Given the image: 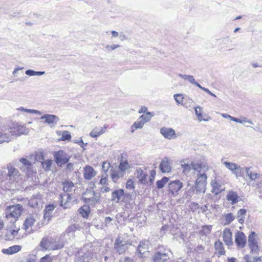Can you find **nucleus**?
<instances>
[{
  "label": "nucleus",
  "instance_id": "f257e3e1",
  "mask_svg": "<svg viewBox=\"0 0 262 262\" xmlns=\"http://www.w3.org/2000/svg\"><path fill=\"white\" fill-rule=\"evenodd\" d=\"M29 132V128L25 125H21L18 123L13 124L4 130H0V143L5 142H8L15 137L21 136V135H27Z\"/></svg>",
  "mask_w": 262,
  "mask_h": 262
},
{
  "label": "nucleus",
  "instance_id": "6e6d98bb",
  "mask_svg": "<svg viewBox=\"0 0 262 262\" xmlns=\"http://www.w3.org/2000/svg\"><path fill=\"white\" fill-rule=\"evenodd\" d=\"M71 138V136L69 131H63L62 134V140H69Z\"/></svg>",
  "mask_w": 262,
  "mask_h": 262
},
{
  "label": "nucleus",
  "instance_id": "13d9d810",
  "mask_svg": "<svg viewBox=\"0 0 262 262\" xmlns=\"http://www.w3.org/2000/svg\"><path fill=\"white\" fill-rule=\"evenodd\" d=\"M193 205L195 209H200L202 210L203 213H206L208 210V206L207 205H205L203 206L200 207L198 203H193Z\"/></svg>",
  "mask_w": 262,
  "mask_h": 262
},
{
  "label": "nucleus",
  "instance_id": "393cba45",
  "mask_svg": "<svg viewBox=\"0 0 262 262\" xmlns=\"http://www.w3.org/2000/svg\"><path fill=\"white\" fill-rule=\"evenodd\" d=\"M107 127L106 125H104L103 127H95L94 129L90 133V136L93 138H96L100 135L103 134L105 132V129Z\"/></svg>",
  "mask_w": 262,
  "mask_h": 262
},
{
  "label": "nucleus",
  "instance_id": "ea45409f",
  "mask_svg": "<svg viewBox=\"0 0 262 262\" xmlns=\"http://www.w3.org/2000/svg\"><path fill=\"white\" fill-rule=\"evenodd\" d=\"M225 220V225H229L235 219L234 216L232 213H228L225 214L223 216Z\"/></svg>",
  "mask_w": 262,
  "mask_h": 262
},
{
  "label": "nucleus",
  "instance_id": "39448f33",
  "mask_svg": "<svg viewBox=\"0 0 262 262\" xmlns=\"http://www.w3.org/2000/svg\"><path fill=\"white\" fill-rule=\"evenodd\" d=\"M40 247L45 250H55L61 249L63 245L56 242L53 238L43 237L39 244Z\"/></svg>",
  "mask_w": 262,
  "mask_h": 262
},
{
  "label": "nucleus",
  "instance_id": "f3484780",
  "mask_svg": "<svg viewBox=\"0 0 262 262\" xmlns=\"http://www.w3.org/2000/svg\"><path fill=\"white\" fill-rule=\"evenodd\" d=\"M89 194L90 195L89 198L85 197L84 198V202L86 203L94 205L99 201L100 199L99 194L96 193L94 191L90 192Z\"/></svg>",
  "mask_w": 262,
  "mask_h": 262
},
{
  "label": "nucleus",
  "instance_id": "052dcab7",
  "mask_svg": "<svg viewBox=\"0 0 262 262\" xmlns=\"http://www.w3.org/2000/svg\"><path fill=\"white\" fill-rule=\"evenodd\" d=\"M79 213L82 215L83 217H86L88 216L89 211L86 210L84 207H81L79 209Z\"/></svg>",
  "mask_w": 262,
  "mask_h": 262
},
{
  "label": "nucleus",
  "instance_id": "864d4df0",
  "mask_svg": "<svg viewBox=\"0 0 262 262\" xmlns=\"http://www.w3.org/2000/svg\"><path fill=\"white\" fill-rule=\"evenodd\" d=\"M111 167V164L109 162H103L102 165V170L104 173H107L109 169Z\"/></svg>",
  "mask_w": 262,
  "mask_h": 262
},
{
  "label": "nucleus",
  "instance_id": "1a4fd4ad",
  "mask_svg": "<svg viewBox=\"0 0 262 262\" xmlns=\"http://www.w3.org/2000/svg\"><path fill=\"white\" fill-rule=\"evenodd\" d=\"M54 158L55 162L59 166L68 163L70 159V157L61 150L55 152L54 154Z\"/></svg>",
  "mask_w": 262,
  "mask_h": 262
},
{
  "label": "nucleus",
  "instance_id": "a878e982",
  "mask_svg": "<svg viewBox=\"0 0 262 262\" xmlns=\"http://www.w3.org/2000/svg\"><path fill=\"white\" fill-rule=\"evenodd\" d=\"M19 162L23 164V166L20 167V169L23 171H25L26 169V173L29 174L31 168V162L25 158L20 159Z\"/></svg>",
  "mask_w": 262,
  "mask_h": 262
},
{
  "label": "nucleus",
  "instance_id": "774afa93",
  "mask_svg": "<svg viewBox=\"0 0 262 262\" xmlns=\"http://www.w3.org/2000/svg\"><path fill=\"white\" fill-rule=\"evenodd\" d=\"M204 250V247L201 245H198L195 248V251L199 253L202 252Z\"/></svg>",
  "mask_w": 262,
  "mask_h": 262
},
{
  "label": "nucleus",
  "instance_id": "6e6552de",
  "mask_svg": "<svg viewBox=\"0 0 262 262\" xmlns=\"http://www.w3.org/2000/svg\"><path fill=\"white\" fill-rule=\"evenodd\" d=\"M130 245L124 239H121L118 236L115 240L114 243V249L119 254L123 253L127 249L128 245Z\"/></svg>",
  "mask_w": 262,
  "mask_h": 262
},
{
  "label": "nucleus",
  "instance_id": "bb28decb",
  "mask_svg": "<svg viewBox=\"0 0 262 262\" xmlns=\"http://www.w3.org/2000/svg\"><path fill=\"white\" fill-rule=\"evenodd\" d=\"M248 171V168L247 167H241L238 165L236 166V169L233 172V173L235 175L236 178L239 177H244L247 175V173Z\"/></svg>",
  "mask_w": 262,
  "mask_h": 262
},
{
  "label": "nucleus",
  "instance_id": "f8f14e48",
  "mask_svg": "<svg viewBox=\"0 0 262 262\" xmlns=\"http://www.w3.org/2000/svg\"><path fill=\"white\" fill-rule=\"evenodd\" d=\"M97 258L95 254L88 251L81 256L78 257L76 262H96Z\"/></svg>",
  "mask_w": 262,
  "mask_h": 262
},
{
  "label": "nucleus",
  "instance_id": "0eeeda50",
  "mask_svg": "<svg viewBox=\"0 0 262 262\" xmlns=\"http://www.w3.org/2000/svg\"><path fill=\"white\" fill-rule=\"evenodd\" d=\"M197 179L195 182V188L198 193H205L207 184V176L205 173L199 172L197 174Z\"/></svg>",
  "mask_w": 262,
  "mask_h": 262
},
{
  "label": "nucleus",
  "instance_id": "f704fd0d",
  "mask_svg": "<svg viewBox=\"0 0 262 262\" xmlns=\"http://www.w3.org/2000/svg\"><path fill=\"white\" fill-rule=\"evenodd\" d=\"M222 163L226 168L231 170L232 173H233L235 169H236V166L237 165V164L232 162L224 161L223 159L222 160Z\"/></svg>",
  "mask_w": 262,
  "mask_h": 262
},
{
  "label": "nucleus",
  "instance_id": "423d86ee",
  "mask_svg": "<svg viewBox=\"0 0 262 262\" xmlns=\"http://www.w3.org/2000/svg\"><path fill=\"white\" fill-rule=\"evenodd\" d=\"M183 187V184L180 180H176L170 181L167 186L168 194L169 197H176Z\"/></svg>",
  "mask_w": 262,
  "mask_h": 262
},
{
  "label": "nucleus",
  "instance_id": "2eb2a0df",
  "mask_svg": "<svg viewBox=\"0 0 262 262\" xmlns=\"http://www.w3.org/2000/svg\"><path fill=\"white\" fill-rule=\"evenodd\" d=\"M41 120H45L44 122L48 123L51 127H54L59 120L58 117L54 115L46 114L41 116Z\"/></svg>",
  "mask_w": 262,
  "mask_h": 262
},
{
  "label": "nucleus",
  "instance_id": "e433bc0d",
  "mask_svg": "<svg viewBox=\"0 0 262 262\" xmlns=\"http://www.w3.org/2000/svg\"><path fill=\"white\" fill-rule=\"evenodd\" d=\"M246 262H258L260 261L261 259L259 257L253 256L250 254H247L244 257Z\"/></svg>",
  "mask_w": 262,
  "mask_h": 262
},
{
  "label": "nucleus",
  "instance_id": "58836bf2",
  "mask_svg": "<svg viewBox=\"0 0 262 262\" xmlns=\"http://www.w3.org/2000/svg\"><path fill=\"white\" fill-rule=\"evenodd\" d=\"M212 228V225L203 226L202 227V229L200 231V233L203 235H206L211 232Z\"/></svg>",
  "mask_w": 262,
  "mask_h": 262
},
{
  "label": "nucleus",
  "instance_id": "a18cd8bd",
  "mask_svg": "<svg viewBox=\"0 0 262 262\" xmlns=\"http://www.w3.org/2000/svg\"><path fill=\"white\" fill-rule=\"evenodd\" d=\"M80 229V227L78 224H73L68 227L66 230V232L69 233L75 232L76 230H79Z\"/></svg>",
  "mask_w": 262,
  "mask_h": 262
},
{
  "label": "nucleus",
  "instance_id": "69168bd1",
  "mask_svg": "<svg viewBox=\"0 0 262 262\" xmlns=\"http://www.w3.org/2000/svg\"><path fill=\"white\" fill-rule=\"evenodd\" d=\"M54 208L55 207L53 205H48L46 207L45 211L49 212L51 213V212L53 211Z\"/></svg>",
  "mask_w": 262,
  "mask_h": 262
},
{
  "label": "nucleus",
  "instance_id": "412c9836",
  "mask_svg": "<svg viewBox=\"0 0 262 262\" xmlns=\"http://www.w3.org/2000/svg\"><path fill=\"white\" fill-rule=\"evenodd\" d=\"M96 174V171L90 166H86L84 168L83 176L85 180H90L92 179Z\"/></svg>",
  "mask_w": 262,
  "mask_h": 262
},
{
  "label": "nucleus",
  "instance_id": "f03ea898",
  "mask_svg": "<svg viewBox=\"0 0 262 262\" xmlns=\"http://www.w3.org/2000/svg\"><path fill=\"white\" fill-rule=\"evenodd\" d=\"M181 167L183 169V172H189L191 170H194L198 172L202 170L206 171L208 170V166L206 163L201 160L191 162L189 163H185L183 161L181 162Z\"/></svg>",
  "mask_w": 262,
  "mask_h": 262
},
{
  "label": "nucleus",
  "instance_id": "e2e57ef3",
  "mask_svg": "<svg viewBox=\"0 0 262 262\" xmlns=\"http://www.w3.org/2000/svg\"><path fill=\"white\" fill-rule=\"evenodd\" d=\"M187 101L185 102L184 103H183V105L186 108L191 107L192 106V104L193 103V100L191 99H188L186 100Z\"/></svg>",
  "mask_w": 262,
  "mask_h": 262
},
{
  "label": "nucleus",
  "instance_id": "9b49d317",
  "mask_svg": "<svg viewBox=\"0 0 262 262\" xmlns=\"http://www.w3.org/2000/svg\"><path fill=\"white\" fill-rule=\"evenodd\" d=\"M170 257L167 251H157L155 253L152 257V262H167Z\"/></svg>",
  "mask_w": 262,
  "mask_h": 262
},
{
  "label": "nucleus",
  "instance_id": "72a5a7b5",
  "mask_svg": "<svg viewBox=\"0 0 262 262\" xmlns=\"http://www.w3.org/2000/svg\"><path fill=\"white\" fill-rule=\"evenodd\" d=\"M39 196L40 197V195L36 196H33L31 198L29 202V204L32 207H37L38 204L41 203V200L40 199L38 198Z\"/></svg>",
  "mask_w": 262,
  "mask_h": 262
},
{
  "label": "nucleus",
  "instance_id": "37998d69",
  "mask_svg": "<svg viewBox=\"0 0 262 262\" xmlns=\"http://www.w3.org/2000/svg\"><path fill=\"white\" fill-rule=\"evenodd\" d=\"M52 164V161L51 160H47L41 162L43 168L46 171L50 170Z\"/></svg>",
  "mask_w": 262,
  "mask_h": 262
},
{
  "label": "nucleus",
  "instance_id": "7c9ffc66",
  "mask_svg": "<svg viewBox=\"0 0 262 262\" xmlns=\"http://www.w3.org/2000/svg\"><path fill=\"white\" fill-rule=\"evenodd\" d=\"M214 247L216 251V253L219 255V256L225 254V251L223 246V244L221 241H218L216 242L214 244Z\"/></svg>",
  "mask_w": 262,
  "mask_h": 262
},
{
  "label": "nucleus",
  "instance_id": "4be33fe9",
  "mask_svg": "<svg viewBox=\"0 0 262 262\" xmlns=\"http://www.w3.org/2000/svg\"><path fill=\"white\" fill-rule=\"evenodd\" d=\"M226 199L232 205H234L239 201V197L236 191L230 190L228 192Z\"/></svg>",
  "mask_w": 262,
  "mask_h": 262
},
{
  "label": "nucleus",
  "instance_id": "338daca9",
  "mask_svg": "<svg viewBox=\"0 0 262 262\" xmlns=\"http://www.w3.org/2000/svg\"><path fill=\"white\" fill-rule=\"evenodd\" d=\"M51 217V213L49 212L45 211V213L43 215V218L45 220H47V221H49L50 218Z\"/></svg>",
  "mask_w": 262,
  "mask_h": 262
},
{
  "label": "nucleus",
  "instance_id": "79ce46f5",
  "mask_svg": "<svg viewBox=\"0 0 262 262\" xmlns=\"http://www.w3.org/2000/svg\"><path fill=\"white\" fill-rule=\"evenodd\" d=\"M25 73L26 75L33 76H41L45 74V72L44 71H38L36 72L32 70H27L26 71Z\"/></svg>",
  "mask_w": 262,
  "mask_h": 262
},
{
  "label": "nucleus",
  "instance_id": "680f3d73",
  "mask_svg": "<svg viewBox=\"0 0 262 262\" xmlns=\"http://www.w3.org/2000/svg\"><path fill=\"white\" fill-rule=\"evenodd\" d=\"M52 260L51 256L49 255H46L40 259L39 262H52Z\"/></svg>",
  "mask_w": 262,
  "mask_h": 262
},
{
  "label": "nucleus",
  "instance_id": "0e129e2a",
  "mask_svg": "<svg viewBox=\"0 0 262 262\" xmlns=\"http://www.w3.org/2000/svg\"><path fill=\"white\" fill-rule=\"evenodd\" d=\"M118 47H119V45H107L105 46L106 49L108 51L114 50Z\"/></svg>",
  "mask_w": 262,
  "mask_h": 262
},
{
  "label": "nucleus",
  "instance_id": "b1692460",
  "mask_svg": "<svg viewBox=\"0 0 262 262\" xmlns=\"http://www.w3.org/2000/svg\"><path fill=\"white\" fill-rule=\"evenodd\" d=\"M136 176L142 184H146L147 183L148 174L141 168L137 169Z\"/></svg>",
  "mask_w": 262,
  "mask_h": 262
},
{
  "label": "nucleus",
  "instance_id": "c9c22d12",
  "mask_svg": "<svg viewBox=\"0 0 262 262\" xmlns=\"http://www.w3.org/2000/svg\"><path fill=\"white\" fill-rule=\"evenodd\" d=\"M246 210L245 209H241L237 212V219L239 223L242 224L244 221V218L246 215Z\"/></svg>",
  "mask_w": 262,
  "mask_h": 262
},
{
  "label": "nucleus",
  "instance_id": "a19ab883",
  "mask_svg": "<svg viewBox=\"0 0 262 262\" xmlns=\"http://www.w3.org/2000/svg\"><path fill=\"white\" fill-rule=\"evenodd\" d=\"M153 116L150 112H147L145 114L141 115L139 120H141L144 122V123L150 121L151 118Z\"/></svg>",
  "mask_w": 262,
  "mask_h": 262
},
{
  "label": "nucleus",
  "instance_id": "09e8293b",
  "mask_svg": "<svg viewBox=\"0 0 262 262\" xmlns=\"http://www.w3.org/2000/svg\"><path fill=\"white\" fill-rule=\"evenodd\" d=\"M202 108L200 106H197L195 107L194 111H195V114L197 116V118L199 121H201L203 120V115L202 114Z\"/></svg>",
  "mask_w": 262,
  "mask_h": 262
},
{
  "label": "nucleus",
  "instance_id": "6ab92c4d",
  "mask_svg": "<svg viewBox=\"0 0 262 262\" xmlns=\"http://www.w3.org/2000/svg\"><path fill=\"white\" fill-rule=\"evenodd\" d=\"M160 133L165 138L168 139L176 137L175 131L172 128L162 127L160 129Z\"/></svg>",
  "mask_w": 262,
  "mask_h": 262
},
{
  "label": "nucleus",
  "instance_id": "ddd939ff",
  "mask_svg": "<svg viewBox=\"0 0 262 262\" xmlns=\"http://www.w3.org/2000/svg\"><path fill=\"white\" fill-rule=\"evenodd\" d=\"M235 242L237 248H244L246 243V236L245 234L242 232L237 231L235 235Z\"/></svg>",
  "mask_w": 262,
  "mask_h": 262
},
{
  "label": "nucleus",
  "instance_id": "7ed1b4c3",
  "mask_svg": "<svg viewBox=\"0 0 262 262\" xmlns=\"http://www.w3.org/2000/svg\"><path fill=\"white\" fill-rule=\"evenodd\" d=\"M23 210V206L20 204L10 206L6 209L5 217L7 220H10V223H14L20 216Z\"/></svg>",
  "mask_w": 262,
  "mask_h": 262
},
{
  "label": "nucleus",
  "instance_id": "a211bd4d",
  "mask_svg": "<svg viewBox=\"0 0 262 262\" xmlns=\"http://www.w3.org/2000/svg\"><path fill=\"white\" fill-rule=\"evenodd\" d=\"M223 241L227 246L233 245L232 234L230 229L226 228L223 232Z\"/></svg>",
  "mask_w": 262,
  "mask_h": 262
},
{
  "label": "nucleus",
  "instance_id": "4468645a",
  "mask_svg": "<svg viewBox=\"0 0 262 262\" xmlns=\"http://www.w3.org/2000/svg\"><path fill=\"white\" fill-rule=\"evenodd\" d=\"M256 233L252 232L248 237V244L251 250L253 253H257L259 251L257 243L255 241Z\"/></svg>",
  "mask_w": 262,
  "mask_h": 262
},
{
  "label": "nucleus",
  "instance_id": "c756f323",
  "mask_svg": "<svg viewBox=\"0 0 262 262\" xmlns=\"http://www.w3.org/2000/svg\"><path fill=\"white\" fill-rule=\"evenodd\" d=\"M21 250V246L19 245H14L11 246L8 249H4L2 250V252L4 254H13L15 253L18 252Z\"/></svg>",
  "mask_w": 262,
  "mask_h": 262
},
{
  "label": "nucleus",
  "instance_id": "c85d7f7f",
  "mask_svg": "<svg viewBox=\"0 0 262 262\" xmlns=\"http://www.w3.org/2000/svg\"><path fill=\"white\" fill-rule=\"evenodd\" d=\"M35 222L34 217L31 215L26 219L23 224V229L27 231L30 227H31Z\"/></svg>",
  "mask_w": 262,
  "mask_h": 262
},
{
  "label": "nucleus",
  "instance_id": "473e14b6",
  "mask_svg": "<svg viewBox=\"0 0 262 262\" xmlns=\"http://www.w3.org/2000/svg\"><path fill=\"white\" fill-rule=\"evenodd\" d=\"M63 190L64 193L71 192L74 187V183L69 181H66L62 183Z\"/></svg>",
  "mask_w": 262,
  "mask_h": 262
},
{
  "label": "nucleus",
  "instance_id": "cd10ccee",
  "mask_svg": "<svg viewBox=\"0 0 262 262\" xmlns=\"http://www.w3.org/2000/svg\"><path fill=\"white\" fill-rule=\"evenodd\" d=\"M211 186L212 187L211 192L215 195L219 194L224 190V188L216 182H211Z\"/></svg>",
  "mask_w": 262,
  "mask_h": 262
},
{
  "label": "nucleus",
  "instance_id": "2f4dec72",
  "mask_svg": "<svg viewBox=\"0 0 262 262\" xmlns=\"http://www.w3.org/2000/svg\"><path fill=\"white\" fill-rule=\"evenodd\" d=\"M195 187L192 185H188L187 188L184 194V198L190 200L194 194Z\"/></svg>",
  "mask_w": 262,
  "mask_h": 262
},
{
  "label": "nucleus",
  "instance_id": "8fccbe9b",
  "mask_svg": "<svg viewBox=\"0 0 262 262\" xmlns=\"http://www.w3.org/2000/svg\"><path fill=\"white\" fill-rule=\"evenodd\" d=\"M174 98L178 104H183V100L184 97L181 94H177L174 95Z\"/></svg>",
  "mask_w": 262,
  "mask_h": 262
},
{
  "label": "nucleus",
  "instance_id": "de8ad7c7",
  "mask_svg": "<svg viewBox=\"0 0 262 262\" xmlns=\"http://www.w3.org/2000/svg\"><path fill=\"white\" fill-rule=\"evenodd\" d=\"M146 250V246L144 243H140L138 246L137 249V252H138L141 255H143Z\"/></svg>",
  "mask_w": 262,
  "mask_h": 262
},
{
  "label": "nucleus",
  "instance_id": "20e7f679",
  "mask_svg": "<svg viewBox=\"0 0 262 262\" xmlns=\"http://www.w3.org/2000/svg\"><path fill=\"white\" fill-rule=\"evenodd\" d=\"M8 172L5 170L2 171L1 179H4L6 177V180H9L12 182L18 183L21 179L20 174L17 169L14 168L11 165L7 166Z\"/></svg>",
  "mask_w": 262,
  "mask_h": 262
},
{
  "label": "nucleus",
  "instance_id": "4d7b16f0",
  "mask_svg": "<svg viewBox=\"0 0 262 262\" xmlns=\"http://www.w3.org/2000/svg\"><path fill=\"white\" fill-rule=\"evenodd\" d=\"M190 83H191L192 84L195 85L197 86L198 87L201 88V85L195 81V79L194 78L193 76L191 75H189L188 77V80H187Z\"/></svg>",
  "mask_w": 262,
  "mask_h": 262
},
{
  "label": "nucleus",
  "instance_id": "c03bdc74",
  "mask_svg": "<svg viewBox=\"0 0 262 262\" xmlns=\"http://www.w3.org/2000/svg\"><path fill=\"white\" fill-rule=\"evenodd\" d=\"M128 168H129V166L127 161L121 162L119 166V169L123 173Z\"/></svg>",
  "mask_w": 262,
  "mask_h": 262
},
{
  "label": "nucleus",
  "instance_id": "5701e85b",
  "mask_svg": "<svg viewBox=\"0 0 262 262\" xmlns=\"http://www.w3.org/2000/svg\"><path fill=\"white\" fill-rule=\"evenodd\" d=\"M111 177L115 183L120 178L123 177L124 173L119 169L111 168L110 170Z\"/></svg>",
  "mask_w": 262,
  "mask_h": 262
},
{
  "label": "nucleus",
  "instance_id": "3c124183",
  "mask_svg": "<svg viewBox=\"0 0 262 262\" xmlns=\"http://www.w3.org/2000/svg\"><path fill=\"white\" fill-rule=\"evenodd\" d=\"M259 174H258L257 173L252 172V171L250 170V169L248 168V171L247 173L246 176L248 177L251 180H255L257 178V176Z\"/></svg>",
  "mask_w": 262,
  "mask_h": 262
},
{
  "label": "nucleus",
  "instance_id": "bf43d9fd",
  "mask_svg": "<svg viewBox=\"0 0 262 262\" xmlns=\"http://www.w3.org/2000/svg\"><path fill=\"white\" fill-rule=\"evenodd\" d=\"M126 188L127 189H134L135 186L134 185V181L132 180H128L127 181L126 183Z\"/></svg>",
  "mask_w": 262,
  "mask_h": 262
},
{
  "label": "nucleus",
  "instance_id": "dca6fc26",
  "mask_svg": "<svg viewBox=\"0 0 262 262\" xmlns=\"http://www.w3.org/2000/svg\"><path fill=\"white\" fill-rule=\"evenodd\" d=\"M71 199V195L68 193H63L60 195V205L64 209L70 207V201Z\"/></svg>",
  "mask_w": 262,
  "mask_h": 262
},
{
  "label": "nucleus",
  "instance_id": "49530a36",
  "mask_svg": "<svg viewBox=\"0 0 262 262\" xmlns=\"http://www.w3.org/2000/svg\"><path fill=\"white\" fill-rule=\"evenodd\" d=\"M17 110L18 111H21L26 112V113H29L39 114V115H40L41 114V112H40L38 110L25 108L24 107H20L19 108H17Z\"/></svg>",
  "mask_w": 262,
  "mask_h": 262
},
{
  "label": "nucleus",
  "instance_id": "603ef678",
  "mask_svg": "<svg viewBox=\"0 0 262 262\" xmlns=\"http://www.w3.org/2000/svg\"><path fill=\"white\" fill-rule=\"evenodd\" d=\"M144 122L142 120H138L136 121L132 126V128H135V129L142 128L144 125Z\"/></svg>",
  "mask_w": 262,
  "mask_h": 262
},
{
  "label": "nucleus",
  "instance_id": "aec40b11",
  "mask_svg": "<svg viewBox=\"0 0 262 262\" xmlns=\"http://www.w3.org/2000/svg\"><path fill=\"white\" fill-rule=\"evenodd\" d=\"M160 169L163 173L169 172L171 170V166L170 164V162L167 157H164L160 164Z\"/></svg>",
  "mask_w": 262,
  "mask_h": 262
},
{
  "label": "nucleus",
  "instance_id": "9d476101",
  "mask_svg": "<svg viewBox=\"0 0 262 262\" xmlns=\"http://www.w3.org/2000/svg\"><path fill=\"white\" fill-rule=\"evenodd\" d=\"M111 200L115 203H124L125 200V193L122 189H116L112 193Z\"/></svg>",
  "mask_w": 262,
  "mask_h": 262
},
{
  "label": "nucleus",
  "instance_id": "5fc2aeb1",
  "mask_svg": "<svg viewBox=\"0 0 262 262\" xmlns=\"http://www.w3.org/2000/svg\"><path fill=\"white\" fill-rule=\"evenodd\" d=\"M107 178L108 175L107 173H103L101 176V178L100 180L99 183L102 185H105L107 184Z\"/></svg>",
  "mask_w": 262,
  "mask_h": 262
},
{
  "label": "nucleus",
  "instance_id": "4c0bfd02",
  "mask_svg": "<svg viewBox=\"0 0 262 262\" xmlns=\"http://www.w3.org/2000/svg\"><path fill=\"white\" fill-rule=\"evenodd\" d=\"M169 178L166 177L162 178L161 180L156 182L157 187L158 189H161L164 187L165 185L168 182Z\"/></svg>",
  "mask_w": 262,
  "mask_h": 262
}]
</instances>
